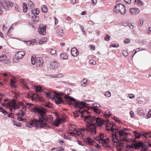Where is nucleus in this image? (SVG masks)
<instances>
[{
	"label": "nucleus",
	"instance_id": "obj_18",
	"mask_svg": "<svg viewBox=\"0 0 151 151\" xmlns=\"http://www.w3.org/2000/svg\"><path fill=\"white\" fill-rule=\"evenodd\" d=\"M10 106H13V108H14V110H15L16 109H18L19 108V106L16 104L15 100H13L11 101Z\"/></svg>",
	"mask_w": 151,
	"mask_h": 151
},
{
	"label": "nucleus",
	"instance_id": "obj_54",
	"mask_svg": "<svg viewBox=\"0 0 151 151\" xmlns=\"http://www.w3.org/2000/svg\"><path fill=\"white\" fill-rule=\"evenodd\" d=\"M37 10V9H34L32 10L31 11L32 14H34V15L36 14V11Z\"/></svg>",
	"mask_w": 151,
	"mask_h": 151
},
{
	"label": "nucleus",
	"instance_id": "obj_25",
	"mask_svg": "<svg viewBox=\"0 0 151 151\" xmlns=\"http://www.w3.org/2000/svg\"><path fill=\"white\" fill-rule=\"evenodd\" d=\"M111 115L112 114L110 111L107 110L106 111L104 115L106 118H109Z\"/></svg>",
	"mask_w": 151,
	"mask_h": 151
},
{
	"label": "nucleus",
	"instance_id": "obj_48",
	"mask_svg": "<svg viewBox=\"0 0 151 151\" xmlns=\"http://www.w3.org/2000/svg\"><path fill=\"white\" fill-rule=\"evenodd\" d=\"M89 63L91 65H94L96 64V62L93 60H91L89 61Z\"/></svg>",
	"mask_w": 151,
	"mask_h": 151
},
{
	"label": "nucleus",
	"instance_id": "obj_1",
	"mask_svg": "<svg viewBox=\"0 0 151 151\" xmlns=\"http://www.w3.org/2000/svg\"><path fill=\"white\" fill-rule=\"evenodd\" d=\"M64 97L68 105H74L76 107L79 108L78 111L81 114V116L84 118V121L87 122L88 124H90V122H92L94 121H96L97 118H96L94 116H90V112L86 110L81 111V109L86 105L85 102L76 101L75 99L66 95Z\"/></svg>",
	"mask_w": 151,
	"mask_h": 151
},
{
	"label": "nucleus",
	"instance_id": "obj_44",
	"mask_svg": "<svg viewBox=\"0 0 151 151\" xmlns=\"http://www.w3.org/2000/svg\"><path fill=\"white\" fill-rule=\"evenodd\" d=\"M148 147L146 145L145 147H143L140 151H150L148 149Z\"/></svg>",
	"mask_w": 151,
	"mask_h": 151
},
{
	"label": "nucleus",
	"instance_id": "obj_11",
	"mask_svg": "<svg viewBox=\"0 0 151 151\" xmlns=\"http://www.w3.org/2000/svg\"><path fill=\"white\" fill-rule=\"evenodd\" d=\"M46 26H42L39 27L38 29V32L40 34L44 35L46 33Z\"/></svg>",
	"mask_w": 151,
	"mask_h": 151
},
{
	"label": "nucleus",
	"instance_id": "obj_49",
	"mask_svg": "<svg viewBox=\"0 0 151 151\" xmlns=\"http://www.w3.org/2000/svg\"><path fill=\"white\" fill-rule=\"evenodd\" d=\"M124 42L126 44L129 43L130 42V40L127 38H126L124 40Z\"/></svg>",
	"mask_w": 151,
	"mask_h": 151
},
{
	"label": "nucleus",
	"instance_id": "obj_21",
	"mask_svg": "<svg viewBox=\"0 0 151 151\" xmlns=\"http://www.w3.org/2000/svg\"><path fill=\"white\" fill-rule=\"evenodd\" d=\"M7 57L5 55H3L0 56V62L6 63V62Z\"/></svg>",
	"mask_w": 151,
	"mask_h": 151
},
{
	"label": "nucleus",
	"instance_id": "obj_43",
	"mask_svg": "<svg viewBox=\"0 0 151 151\" xmlns=\"http://www.w3.org/2000/svg\"><path fill=\"white\" fill-rule=\"evenodd\" d=\"M137 113L139 115H143L144 114L143 112V111L142 110H139L138 109L137 110Z\"/></svg>",
	"mask_w": 151,
	"mask_h": 151
},
{
	"label": "nucleus",
	"instance_id": "obj_7",
	"mask_svg": "<svg viewBox=\"0 0 151 151\" xmlns=\"http://www.w3.org/2000/svg\"><path fill=\"white\" fill-rule=\"evenodd\" d=\"M31 60L32 64L35 65L37 67H41L43 65V60L40 57L36 58L35 56H32L31 57Z\"/></svg>",
	"mask_w": 151,
	"mask_h": 151
},
{
	"label": "nucleus",
	"instance_id": "obj_3",
	"mask_svg": "<svg viewBox=\"0 0 151 151\" xmlns=\"http://www.w3.org/2000/svg\"><path fill=\"white\" fill-rule=\"evenodd\" d=\"M31 111L40 115V116H39L37 120L40 124H43V121L45 119L44 116H46V110L42 107L35 106L31 109Z\"/></svg>",
	"mask_w": 151,
	"mask_h": 151
},
{
	"label": "nucleus",
	"instance_id": "obj_63",
	"mask_svg": "<svg viewBox=\"0 0 151 151\" xmlns=\"http://www.w3.org/2000/svg\"><path fill=\"white\" fill-rule=\"evenodd\" d=\"M130 114L131 117L133 118L134 116L133 112L132 111H130Z\"/></svg>",
	"mask_w": 151,
	"mask_h": 151
},
{
	"label": "nucleus",
	"instance_id": "obj_12",
	"mask_svg": "<svg viewBox=\"0 0 151 151\" xmlns=\"http://www.w3.org/2000/svg\"><path fill=\"white\" fill-rule=\"evenodd\" d=\"M118 137H119V136L117 132H116L115 133L113 134L112 140V142H114V144L117 143L118 142H120V140H119L117 138Z\"/></svg>",
	"mask_w": 151,
	"mask_h": 151
},
{
	"label": "nucleus",
	"instance_id": "obj_4",
	"mask_svg": "<svg viewBox=\"0 0 151 151\" xmlns=\"http://www.w3.org/2000/svg\"><path fill=\"white\" fill-rule=\"evenodd\" d=\"M87 128H82L80 129L79 131H76V134L78 136H80L81 137H83L84 132L83 131H87L90 132L93 134H95L96 133V125L95 124L91 123L88 125Z\"/></svg>",
	"mask_w": 151,
	"mask_h": 151
},
{
	"label": "nucleus",
	"instance_id": "obj_20",
	"mask_svg": "<svg viewBox=\"0 0 151 151\" xmlns=\"http://www.w3.org/2000/svg\"><path fill=\"white\" fill-rule=\"evenodd\" d=\"M63 120L62 119H57L53 122L54 125L58 127L59 124L62 122Z\"/></svg>",
	"mask_w": 151,
	"mask_h": 151
},
{
	"label": "nucleus",
	"instance_id": "obj_47",
	"mask_svg": "<svg viewBox=\"0 0 151 151\" xmlns=\"http://www.w3.org/2000/svg\"><path fill=\"white\" fill-rule=\"evenodd\" d=\"M0 112H2V113L4 114L5 115H7L8 114V113L7 112V111L5 110H4L3 108L2 110H1Z\"/></svg>",
	"mask_w": 151,
	"mask_h": 151
},
{
	"label": "nucleus",
	"instance_id": "obj_56",
	"mask_svg": "<svg viewBox=\"0 0 151 151\" xmlns=\"http://www.w3.org/2000/svg\"><path fill=\"white\" fill-rule=\"evenodd\" d=\"M45 106L46 107H47L49 108H51L52 107V106L51 104H45Z\"/></svg>",
	"mask_w": 151,
	"mask_h": 151
},
{
	"label": "nucleus",
	"instance_id": "obj_59",
	"mask_svg": "<svg viewBox=\"0 0 151 151\" xmlns=\"http://www.w3.org/2000/svg\"><path fill=\"white\" fill-rule=\"evenodd\" d=\"M124 1L128 4H130L131 2V0H124Z\"/></svg>",
	"mask_w": 151,
	"mask_h": 151
},
{
	"label": "nucleus",
	"instance_id": "obj_53",
	"mask_svg": "<svg viewBox=\"0 0 151 151\" xmlns=\"http://www.w3.org/2000/svg\"><path fill=\"white\" fill-rule=\"evenodd\" d=\"M119 45L118 44L117 45L116 44H113L111 45H110V47H117L119 46Z\"/></svg>",
	"mask_w": 151,
	"mask_h": 151
},
{
	"label": "nucleus",
	"instance_id": "obj_34",
	"mask_svg": "<svg viewBox=\"0 0 151 151\" xmlns=\"http://www.w3.org/2000/svg\"><path fill=\"white\" fill-rule=\"evenodd\" d=\"M133 132L135 134V136L136 138L139 139L140 138V135L137 132V131H134Z\"/></svg>",
	"mask_w": 151,
	"mask_h": 151
},
{
	"label": "nucleus",
	"instance_id": "obj_10",
	"mask_svg": "<svg viewBox=\"0 0 151 151\" xmlns=\"http://www.w3.org/2000/svg\"><path fill=\"white\" fill-rule=\"evenodd\" d=\"M45 119H44L43 121V123H46V122L48 123H52V124L53 123L52 122L53 120V118L52 116L51 115H48L47 116H44Z\"/></svg>",
	"mask_w": 151,
	"mask_h": 151
},
{
	"label": "nucleus",
	"instance_id": "obj_22",
	"mask_svg": "<svg viewBox=\"0 0 151 151\" xmlns=\"http://www.w3.org/2000/svg\"><path fill=\"white\" fill-rule=\"evenodd\" d=\"M63 31V30L60 28H59L57 30V34L59 36V37H61L64 35V33Z\"/></svg>",
	"mask_w": 151,
	"mask_h": 151
},
{
	"label": "nucleus",
	"instance_id": "obj_62",
	"mask_svg": "<svg viewBox=\"0 0 151 151\" xmlns=\"http://www.w3.org/2000/svg\"><path fill=\"white\" fill-rule=\"evenodd\" d=\"M13 93H14V94L15 95L14 96V97L16 99H17L18 98V94L17 93H16L15 92H14Z\"/></svg>",
	"mask_w": 151,
	"mask_h": 151
},
{
	"label": "nucleus",
	"instance_id": "obj_31",
	"mask_svg": "<svg viewBox=\"0 0 151 151\" xmlns=\"http://www.w3.org/2000/svg\"><path fill=\"white\" fill-rule=\"evenodd\" d=\"M15 80L14 79H11L10 80L11 84V86L12 87H16L15 85Z\"/></svg>",
	"mask_w": 151,
	"mask_h": 151
},
{
	"label": "nucleus",
	"instance_id": "obj_28",
	"mask_svg": "<svg viewBox=\"0 0 151 151\" xmlns=\"http://www.w3.org/2000/svg\"><path fill=\"white\" fill-rule=\"evenodd\" d=\"M41 10L42 12L43 13H46L47 11V9L46 6L45 5H43L42 6Z\"/></svg>",
	"mask_w": 151,
	"mask_h": 151
},
{
	"label": "nucleus",
	"instance_id": "obj_30",
	"mask_svg": "<svg viewBox=\"0 0 151 151\" xmlns=\"http://www.w3.org/2000/svg\"><path fill=\"white\" fill-rule=\"evenodd\" d=\"M35 91L37 92H39L41 91H43L42 90L41 87L40 86H36L35 87Z\"/></svg>",
	"mask_w": 151,
	"mask_h": 151
},
{
	"label": "nucleus",
	"instance_id": "obj_13",
	"mask_svg": "<svg viewBox=\"0 0 151 151\" xmlns=\"http://www.w3.org/2000/svg\"><path fill=\"white\" fill-rule=\"evenodd\" d=\"M146 145H145L141 142H139L135 144L134 145V147L136 149H139L140 147H142V149L143 147H145Z\"/></svg>",
	"mask_w": 151,
	"mask_h": 151
},
{
	"label": "nucleus",
	"instance_id": "obj_41",
	"mask_svg": "<svg viewBox=\"0 0 151 151\" xmlns=\"http://www.w3.org/2000/svg\"><path fill=\"white\" fill-rule=\"evenodd\" d=\"M110 38L111 36H109L108 35H105L104 38L105 40L107 41H109L110 40Z\"/></svg>",
	"mask_w": 151,
	"mask_h": 151
},
{
	"label": "nucleus",
	"instance_id": "obj_6",
	"mask_svg": "<svg viewBox=\"0 0 151 151\" xmlns=\"http://www.w3.org/2000/svg\"><path fill=\"white\" fill-rule=\"evenodd\" d=\"M36 126L35 128L37 129L38 128V125L39 126L40 128H44L47 126L46 123H43V124H40L38 122V121L37 120V119H34L32 120L30 123H27L26 124V126L29 128H31L32 127Z\"/></svg>",
	"mask_w": 151,
	"mask_h": 151
},
{
	"label": "nucleus",
	"instance_id": "obj_60",
	"mask_svg": "<svg viewBox=\"0 0 151 151\" xmlns=\"http://www.w3.org/2000/svg\"><path fill=\"white\" fill-rule=\"evenodd\" d=\"M14 115V114L13 113H11L8 115L7 117H9L12 118L13 117V116Z\"/></svg>",
	"mask_w": 151,
	"mask_h": 151
},
{
	"label": "nucleus",
	"instance_id": "obj_38",
	"mask_svg": "<svg viewBox=\"0 0 151 151\" xmlns=\"http://www.w3.org/2000/svg\"><path fill=\"white\" fill-rule=\"evenodd\" d=\"M105 96L107 97H109L111 96V94L110 92L109 91H107L105 92Z\"/></svg>",
	"mask_w": 151,
	"mask_h": 151
},
{
	"label": "nucleus",
	"instance_id": "obj_32",
	"mask_svg": "<svg viewBox=\"0 0 151 151\" xmlns=\"http://www.w3.org/2000/svg\"><path fill=\"white\" fill-rule=\"evenodd\" d=\"M87 80L86 79H84L81 82V85L83 86H85L86 85Z\"/></svg>",
	"mask_w": 151,
	"mask_h": 151
},
{
	"label": "nucleus",
	"instance_id": "obj_39",
	"mask_svg": "<svg viewBox=\"0 0 151 151\" xmlns=\"http://www.w3.org/2000/svg\"><path fill=\"white\" fill-rule=\"evenodd\" d=\"M123 139H120L119 145V148H121V149H122L124 147V144L123 143L121 142V141H122Z\"/></svg>",
	"mask_w": 151,
	"mask_h": 151
},
{
	"label": "nucleus",
	"instance_id": "obj_50",
	"mask_svg": "<svg viewBox=\"0 0 151 151\" xmlns=\"http://www.w3.org/2000/svg\"><path fill=\"white\" fill-rule=\"evenodd\" d=\"M78 111H74L73 112L74 116L76 117H77L78 116Z\"/></svg>",
	"mask_w": 151,
	"mask_h": 151
},
{
	"label": "nucleus",
	"instance_id": "obj_23",
	"mask_svg": "<svg viewBox=\"0 0 151 151\" xmlns=\"http://www.w3.org/2000/svg\"><path fill=\"white\" fill-rule=\"evenodd\" d=\"M120 5V4H117L116 5V6H114V11L115 13H118L119 12V11H121V9H119V5Z\"/></svg>",
	"mask_w": 151,
	"mask_h": 151
},
{
	"label": "nucleus",
	"instance_id": "obj_17",
	"mask_svg": "<svg viewBox=\"0 0 151 151\" xmlns=\"http://www.w3.org/2000/svg\"><path fill=\"white\" fill-rule=\"evenodd\" d=\"M71 52L72 56L74 57L77 56L79 54L78 51L76 48L75 47L71 49Z\"/></svg>",
	"mask_w": 151,
	"mask_h": 151
},
{
	"label": "nucleus",
	"instance_id": "obj_42",
	"mask_svg": "<svg viewBox=\"0 0 151 151\" xmlns=\"http://www.w3.org/2000/svg\"><path fill=\"white\" fill-rule=\"evenodd\" d=\"M23 12H26L27 11V7L26 6L27 4L25 3H23Z\"/></svg>",
	"mask_w": 151,
	"mask_h": 151
},
{
	"label": "nucleus",
	"instance_id": "obj_24",
	"mask_svg": "<svg viewBox=\"0 0 151 151\" xmlns=\"http://www.w3.org/2000/svg\"><path fill=\"white\" fill-rule=\"evenodd\" d=\"M35 42V40H31L30 41H25V43L28 45H33Z\"/></svg>",
	"mask_w": 151,
	"mask_h": 151
},
{
	"label": "nucleus",
	"instance_id": "obj_8",
	"mask_svg": "<svg viewBox=\"0 0 151 151\" xmlns=\"http://www.w3.org/2000/svg\"><path fill=\"white\" fill-rule=\"evenodd\" d=\"M128 130V129L127 128H124L120 130L119 131H118H118L117 132L119 136V137L120 138L123 136H125L127 137L129 134V133L125 132Z\"/></svg>",
	"mask_w": 151,
	"mask_h": 151
},
{
	"label": "nucleus",
	"instance_id": "obj_9",
	"mask_svg": "<svg viewBox=\"0 0 151 151\" xmlns=\"http://www.w3.org/2000/svg\"><path fill=\"white\" fill-rule=\"evenodd\" d=\"M104 134L103 133H101L100 134V139H98L99 143H104L106 144L109 142V139L108 138L104 139Z\"/></svg>",
	"mask_w": 151,
	"mask_h": 151
},
{
	"label": "nucleus",
	"instance_id": "obj_15",
	"mask_svg": "<svg viewBox=\"0 0 151 151\" xmlns=\"http://www.w3.org/2000/svg\"><path fill=\"white\" fill-rule=\"evenodd\" d=\"M49 67L50 69H55L58 67L57 63L55 61L51 62L50 63Z\"/></svg>",
	"mask_w": 151,
	"mask_h": 151
},
{
	"label": "nucleus",
	"instance_id": "obj_5",
	"mask_svg": "<svg viewBox=\"0 0 151 151\" xmlns=\"http://www.w3.org/2000/svg\"><path fill=\"white\" fill-rule=\"evenodd\" d=\"M63 95V93H58L55 92L54 93V97H52L51 94L48 92H47L46 93V96L47 98H50L52 99H55V102L57 104L64 103V102L62 98L60 96Z\"/></svg>",
	"mask_w": 151,
	"mask_h": 151
},
{
	"label": "nucleus",
	"instance_id": "obj_52",
	"mask_svg": "<svg viewBox=\"0 0 151 151\" xmlns=\"http://www.w3.org/2000/svg\"><path fill=\"white\" fill-rule=\"evenodd\" d=\"M122 55L125 57H126L128 55V52L126 51H124L123 52Z\"/></svg>",
	"mask_w": 151,
	"mask_h": 151
},
{
	"label": "nucleus",
	"instance_id": "obj_55",
	"mask_svg": "<svg viewBox=\"0 0 151 151\" xmlns=\"http://www.w3.org/2000/svg\"><path fill=\"white\" fill-rule=\"evenodd\" d=\"M21 112H19L17 113V116H21L24 115V113L21 110Z\"/></svg>",
	"mask_w": 151,
	"mask_h": 151
},
{
	"label": "nucleus",
	"instance_id": "obj_2",
	"mask_svg": "<svg viewBox=\"0 0 151 151\" xmlns=\"http://www.w3.org/2000/svg\"><path fill=\"white\" fill-rule=\"evenodd\" d=\"M109 120H104L100 119L99 117H97L96 120V122L99 126L101 127L103 124H106V129L108 131H111L113 133H115L116 132H117L118 129H114V126H115L114 124L112 123H109Z\"/></svg>",
	"mask_w": 151,
	"mask_h": 151
},
{
	"label": "nucleus",
	"instance_id": "obj_57",
	"mask_svg": "<svg viewBox=\"0 0 151 151\" xmlns=\"http://www.w3.org/2000/svg\"><path fill=\"white\" fill-rule=\"evenodd\" d=\"M17 119L19 121H24V119L22 118L21 117H18L17 118Z\"/></svg>",
	"mask_w": 151,
	"mask_h": 151
},
{
	"label": "nucleus",
	"instance_id": "obj_45",
	"mask_svg": "<svg viewBox=\"0 0 151 151\" xmlns=\"http://www.w3.org/2000/svg\"><path fill=\"white\" fill-rule=\"evenodd\" d=\"M143 135L147 138H151V136L149 134L147 133H144L143 134Z\"/></svg>",
	"mask_w": 151,
	"mask_h": 151
},
{
	"label": "nucleus",
	"instance_id": "obj_29",
	"mask_svg": "<svg viewBox=\"0 0 151 151\" xmlns=\"http://www.w3.org/2000/svg\"><path fill=\"white\" fill-rule=\"evenodd\" d=\"M32 19L35 22H37L39 20L38 17L36 15H34L32 16Z\"/></svg>",
	"mask_w": 151,
	"mask_h": 151
},
{
	"label": "nucleus",
	"instance_id": "obj_14",
	"mask_svg": "<svg viewBox=\"0 0 151 151\" xmlns=\"http://www.w3.org/2000/svg\"><path fill=\"white\" fill-rule=\"evenodd\" d=\"M25 53L23 51H19L16 54L15 57L17 60L22 59Z\"/></svg>",
	"mask_w": 151,
	"mask_h": 151
},
{
	"label": "nucleus",
	"instance_id": "obj_19",
	"mask_svg": "<svg viewBox=\"0 0 151 151\" xmlns=\"http://www.w3.org/2000/svg\"><path fill=\"white\" fill-rule=\"evenodd\" d=\"M130 12L133 14H135L139 13V10L137 8H132L129 9Z\"/></svg>",
	"mask_w": 151,
	"mask_h": 151
},
{
	"label": "nucleus",
	"instance_id": "obj_58",
	"mask_svg": "<svg viewBox=\"0 0 151 151\" xmlns=\"http://www.w3.org/2000/svg\"><path fill=\"white\" fill-rule=\"evenodd\" d=\"M89 46L91 49L93 50H95V47L93 45H89Z\"/></svg>",
	"mask_w": 151,
	"mask_h": 151
},
{
	"label": "nucleus",
	"instance_id": "obj_33",
	"mask_svg": "<svg viewBox=\"0 0 151 151\" xmlns=\"http://www.w3.org/2000/svg\"><path fill=\"white\" fill-rule=\"evenodd\" d=\"M11 104V101L9 102L6 104H5L4 103H2V105L5 107L6 108H9V106H10Z\"/></svg>",
	"mask_w": 151,
	"mask_h": 151
},
{
	"label": "nucleus",
	"instance_id": "obj_16",
	"mask_svg": "<svg viewBox=\"0 0 151 151\" xmlns=\"http://www.w3.org/2000/svg\"><path fill=\"white\" fill-rule=\"evenodd\" d=\"M119 9H121V11H119V12L121 13V14H124L126 13V9L125 6L124 4H120L119 5Z\"/></svg>",
	"mask_w": 151,
	"mask_h": 151
},
{
	"label": "nucleus",
	"instance_id": "obj_37",
	"mask_svg": "<svg viewBox=\"0 0 151 151\" xmlns=\"http://www.w3.org/2000/svg\"><path fill=\"white\" fill-rule=\"evenodd\" d=\"M28 4L30 6V7L31 9H32L34 7V5L33 4L32 2L31 1H29Z\"/></svg>",
	"mask_w": 151,
	"mask_h": 151
},
{
	"label": "nucleus",
	"instance_id": "obj_27",
	"mask_svg": "<svg viewBox=\"0 0 151 151\" xmlns=\"http://www.w3.org/2000/svg\"><path fill=\"white\" fill-rule=\"evenodd\" d=\"M60 57L63 60L67 59L68 58V55L66 53H63L61 54Z\"/></svg>",
	"mask_w": 151,
	"mask_h": 151
},
{
	"label": "nucleus",
	"instance_id": "obj_61",
	"mask_svg": "<svg viewBox=\"0 0 151 151\" xmlns=\"http://www.w3.org/2000/svg\"><path fill=\"white\" fill-rule=\"evenodd\" d=\"M14 7H15V9L17 10V11H19V7H18V6L17 5V4H15L14 5Z\"/></svg>",
	"mask_w": 151,
	"mask_h": 151
},
{
	"label": "nucleus",
	"instance_id": "obj_40",
	"mask_svg": "<svg viewBox=\"0 0 151 151\" xmlns=\"http://www.w3.org/2000/svg\"><path fill=\"white\" fill-rule=\"evenodd\" d=\"M13 123L14 125H15L17 127H20L21 126V124L20 123H17L15 121H13Z\"/></svg>",
	"mask_w": 151,
	"mask_h": 151
},
{
	"label": "nucleus",
	"instance_id": "obj_51",
	"mask_svg": "<svg viewBox=\"0 0 151 151\" xmlns=\"http://www.w3.org/2000/svg\"><path fill=\"white\" fill-rule=\"evenodd\" d=\"M51 51L50 52V54L54 55L55 54L56 51L55 50L52 49H50Z\"/></svg>",
	"mask_w": 151,
	"mask_h": 151
},
{
	"label": "nucleus",
	"instance_id": "obj_64",
	"mask_svg": "<svg viewBox=\"0 0 151 151\" xmlns=\"http://www.w3.org/2000/svg\"><path fill=\"white\" fill-rule=\"evenodd\" d=\"M129 95L130 96H129V98L131 99H132L134 97V96L133 94H129Z\"/></svg>",
	"mask_w": 151,
	"mask_h": 151
},
{
	"label": "nucleus",
	"instance_id": "obj_26",
	"mask_svg": "<svg viewBox=\"0 0 151 151\" xmlns=\"http://www.w3.org/2000/svg\"><path fill=\"white\" fill-rule=\"evenodd\" d=\"M92 109L95 112L98 114H100L101 112V111L99 109H97L95 107H92Z\"/></svg>",
	"mask_w": 151,
	"mask_h": 151
},
{
	"label": "nucleus",
	"instance_id": "obj_46",
	"mask_svg": "<svg viewBox=\"0 0 151 151\" xmlns=\"http://www.w3.org/2000/svg\"><path fill=\"white\" fill-rule=\"evenodd\" d=\"M86 141L89 144H91V143L93 142V140L92 139H91L90 138L88 137L86 139Z\"/></svg>",
	"mask_w": 151,
	"mask_h": 151
},
{
	"label": "nucleus",
	"instance_id": "obj_36",
	"mask_svg": "<svg viewBox=\"0 0 151 151\" xmlns=\"http://www.w3.org/2000/svg\"><path fill=\"white\" fill-rule=\"evenodd\" d=\"M5 4L7 6H10L12 7L13 6L14 3L13 2L9 1H8V3L7 2L6 3H5Z\"/></svg>",
	"mask_w": 151,
	"mask_h": 151
},
{
	"label": "nucleus",
	"instance_id": "obj_35",
	"mask_svg": "<svg viewBox=\"0 0 151 151\" xmlns=\"http://www.w3.org/2000/svg\"><path fill=\"white\" fill-rule=\"evenodd\" d=\"M63 76L61 74H59L56 75H53L52 77L54 78H62L63 77Z\"/></svg>",
	"mask_w": 151,
	"mask_h": 151
}]
</instances>
